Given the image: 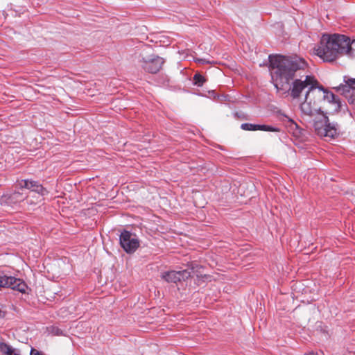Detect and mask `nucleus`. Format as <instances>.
Here are the masks:
<instances>
[{"instance_id":"1","label":"nucleus","mask_w":355,"mask_h":355,"mask_svg":"<svg viewBox=\"0 0 355 355\" xmlns=\"http://www.w3.org/2000/svg\"><path fill=\"white\" fill-rule=\"evenodd\" d=\"M269 68L277 91L287 93L293 99H300L303 91L304 101L300 104L302 112L312 116L321 111L324 87L313 76L307 74L306 60L297 55H270Z\"/></svg>"},{"instance_id":"2","label":"nucleus","mask_w":355,"mask_h":355,"mask_svg":"<svg viewBox=\"0 0 355 355\" xmlns=\"http://www.w3.org/2000/svg\"><path fill=\"white\" fill-rule=\"evenodd\" d=\"M324 98L321 100V104L324 103L326 105L325 107H323L325 109V114L322 110L317 113H322V115L315 118L313 128L315 134L319 137L331 139L339 135L340 128L337 123L329 121L327 114L338 112L341 110L343 104L338 96L324 89Z\"/></svg>"},{"instance_id":"3","label":"nucleus","mask_w":355,"mask_h":355,"mask_svg":"<svg viewBox=\"0 0 355 355\" xmlns=\"http://www.w3.org/2000/svg\"><path fill=\"white\" fill-rule=\"evenodd\" d=\"M350 49L349 37L344 35H324L320 44L314 48L315 54L324 62H333Z\"/></svg>"},{"instance_id":"4","label":"nucleus","mask_w":355,"mask_h":355,"mask_svg":"<svg viewBox=\"0 0 355 355\" xmlns=\"http://www.w3.org/2000/svg\"><path fill=\"white\" fill-rule=\"evenodd\" d=\"M164 62V59L156 55L141 57L139 60V66L150 73H157L162 69Z\"/></svg>"},{"instance_id":"5","label":"nucleus","mask_w":355,"mask_h":355,"mask_svg":"<svg viewBox=\"0 0 355 355\" xmlns=\"http://www.w3.org/2000/svg\"><path fill=\"white\" fill-rule=\"evenodd\" d=\"M0 287L10 288L23 293L26 292L27 285L21 279L7 275L4 272H0Z\"/></svg>"},{"instance_id":"6","label":"nucleus","mask_w":355,"mask_h":355,"mask_svg":"<svg viewBox=\"0 0 355 355\" xmlns=\"http://www.w3.org/2000/svg\"><path fill=\"white\" fill-rule=\"evenodd\" d=\"M120 245L127 253H133L139 247V241L137 236L130 232L123 230L119 238Z\"/></svg>"},{"instance_id":"7","label":"nucleus","mask_w":355,"mask_h":355,"mask_svg":"<svg viewBox=\"0 0 355 355\" xmlns=\"http://www.w3.org/2000/svg\"><path fill=\"white\" fill-rule=\"evenodd\" d=\"M191 276V272L187 269L175 271L171 270L162 273L161 278L168 283H177L185 280Z\"/></svg>"},{"instance_id":"8","label":"nucleus","mask_w":355,"mask_h":355,"mask_svg":"<svg viewBox=\"0 0 355 355\" xmlns=\"http://www.w3.org/2000/svg\"><path fill=\"white\" fill-rule=\"evenodd\" d=\"M345 85H340L337 90L340 92L347 98L351 104H355V78L345 79Z\"/></svg>"},{"instance_id":"9","label":"nucleus","mask_w":355,"mask_h":355,"mask_svg":"<svg viewBox=\"0 0 355 355\" xmlns=\"http://www.w3.org/2000/svg\"><path fill=\"white\" fill-rule=\"evenodd\" d=\"M23 184H20L21 188H26L40 195L38 201L42 200V197L46 195L49 192L42 184L34 180H24Z\"/></svg>"},{"instance_id":"10","label":"nucleus","mask_w":355,"mask_h":355,"mask_svg":"<svg viewBox=\"0 0 355 355\" xmlns=\"http://www.w3.org/2000/svg\"><path fill=\"white\" fill-rule=\"evenodd\" d=\"M3 199L6 204L11 206L16 205L20 202H22L25 199H26L28 203H33V202L29 199L28 196H24L22 193L19 191H15L8 196H4L3 197Z\"/></svg>"},{"instance_id":"11","label":"nucleus","mask_w":355,"mask_h":355,"mask_svg":"<svg viewBox=\"0 0 355 355\" xmlns=\"http://www.w3.org/2000/svg\"><path fill=\"white\" fill-rule=\"evenodd\" d=\"M241 128L243 130L248 131H268V132H278L279 129L268 125H258L249 123H242Z\"/></svg>"},{"instance_id":"12","label":"nucleus","mask_w":355,"mask_h":355,"mask_svg":"<svg viewBox=\"0 0 355 355\" xmlns=\"http://www.w3.org/2000/svg\"><path fill=\"white\" fill-rule=\"evenodd\" d=\"M206 79L203 76L197 73L193 76V84L198 87H201L205 83Z\"/></svg>"},{"instance_id":"13","label":"nucleus","mask_w":355,"mask_h":355,"mask_svg":"<svg viewBox=\"0 0 355 355\" xmlns=\"http://www.w3.org/2000/svg\"><path fill=\"white\" fill-rule=\"evenodd\" d=\"M10 347H11L10 345H9L5 343H0V352L2 354H5L7 350H8Z\"/></svg>"},{"instance_id":"14","label":"nucleus","mask_w":355,"mask_h":355,"mask_svg":"<svg viewBox=\"0 0 355 355\" xmlns=\"http://www.w3.org/2000/svg\"><path fill=\"white\" fill-rule=\"evenodd\" d=\"M30 355H45L43 352L38 351L34 348H32L30 352Z\"/></svg>"},{"instance_id":"15","label":"nucleus","mask_w":355,"mask_h":355,"mask_svg":"<svg viewBox=\"0 0 355 355\" xmlns=\"http://www.w3.org/2000/svg\"><path fill=\"white\" fill-rule=\"evenodd\" d=\"M349 47L350 49L347 52V53H350L352 51H355V40H354L352 42H349Z\"/></svg>"},{"instance_id":"16","label":"nucleus","mask_w":355,"mask_h":355,"mask_svg":"<svg viewBox=\"0 0 355 355\" xmlns=\"http://www.w3.org/2000/svg\"><path fill=\"white\" fill-rule=\"evenodd\" d=\"M198 266L196 263H191L189 266V268L192 270L193 272H195V269L196 268H198Z\"/></svg>"},{"instance_id":"17","label":"nucleus","mask_w":355,"mask_h":355,"mask_svg":"<svg viewBox=\"0 0 355 355\" xmlns=\"http://www.w3.org/2000/svg\"><path fill=\"white\" fill-rule=\"evenodd\" d=\"M58 333H59V329H57L56 334H58Z\"/></svg>"},{"instance_id":"18","label":"nucleus","mask_w":355,"mask_h":355,"mask_svg":"<svg viewBox=\"0 0 355 355\" xmlns=\"http://www.w3.org/2000/svg\"><path fill=\"white\" fill-rule=\"evenodd\" d=\"M58 333H59V329H57L56 334H58Z\"/></svg>"},{"instance_id":"19","label":"nucleus","mask_w":355,"mask_h":355,"mask_svg":"<svg viewBox=\"0 0 355 355\" xmlns=\"http://www.w3.org/2000/svg\"><path fill=\"white\" fill-rule=\"evenodd\" d=\"M58 333H59V329H57L56 334H58Z\"/></svg>"}]
</instances>
